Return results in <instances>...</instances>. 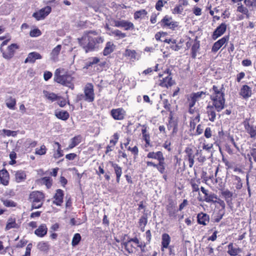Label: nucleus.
Returning a JSON list of instances; mask_svg holds the SVG:
<instances>
[{"instance_id": "obj_40", "label": "nucleus", "mask_w": 256, "mask_h": 256, "mask_svg": "<svg viewBox=\"0 0 256 256\" xmlns=\"http://www.w3.org/2000/svg\"><path fill=\"white\" fill-rule=\"evenodd\" d=\"M206 93L203 92H197L192 93L190 94V98L196 102L199 100L202 97L204 96Z\"/></svg>"}, {"instance_id": "obj_51", "label": "nucleus", "mask_w": 256, "mask_h": 256, "mask_svg": "<svg viewBox=\"0 0 256 256\" xmlns=\"http://www.w3.org/2000/svg\"><path fill=\"white\" fill-rule=\"evenodd\" d=\"M184 8L182 4L176 5L172 10V13L174 14H181L183 12Z\"/></svg>"}, {"instance_id": "obj_48", "label": "nucleus", "mask_w": 256, "mask_h": 256, "mask_svg": "<svg viewBox=\"0 0 256 256\" xmlns=\"http://www.w3.org/2000/svg\"><path fill=\"white\" fill-rule=\"evenodd\" d=\"M81 240V236L80 234H74L72 242V246H76L78 244Z\"/></svg>"}, {"instance_id": "obj_22", "label": "nucleus", "mask_w": 256, "mask_h": 256, "mask_svg": "<svg viewBox=\"0 0 256 256\" xmlns=\"http://www.w3.org/2000/svg\"><path fill=\"white\" fill-rule=\"evenodd\" d=\"M146 158H148L156 160L158 161L161 160H164L163 154L160 151H158L157 152H149L146 155Z\"/></svg>"}, {"instance_id": "obj_44", "label": "nucleus", "mask_w": 256, "mask_h": 256, "mask_svg": "<svg viewBox=\"0 0 256 256\" xmlns=\"http://www.w3.org/2000/svg\"><path fill=\"white\" fill-rule=\"evenodd\" d=\"M18 224H16V220L14 218H10L8 220L6 227V230H9L12 228H16Z\"/></svg>"}, {"instance_id": "obj_19", "label": "nucleus", "mask_w": 256, "mask_h": 256, "mask_svg": "<svg viewBox=\"0 0 256 256\" xmlns=\"http://www.w3.org/2000/svg\"><path fill=\"white\" fill-rule=\"evenodd\" d=\"M64 192L60 189H58L54 196V200L53 203L56 206H60L63 202Z\"/></svg>"}, {"instance_id": "obj_37", "label": "nucleus", "mask_w": 256, "mask_h": 256, "mask_svg": "<svg viewBox=\"0 0 256 256\" xmlns=\"http://www.w3.org/2000/svg\"><path fill=\"white\" fill-rule=\"evenodd\" d=\"M148 12L144 9L136 11L134 13V17L135 20L144 18L146 14Z\"/></svg>"}, {"instance_id": "obj_28", "label": "nucleus", "mask_w": 256, "mask_h": 256, "mask_svg": "<svg viewBox=\"0 0 256 256\" xmlns=\"http://www.w3.org/2000/svg\"><path fill=\"white\" fill-rule=\"evenodd\" d=\"M173 84L174 82L172 80V77L168 76L162 78V80H160V86L162 87L168 88L169 86H171Z\"/></svg>"}, {"instance_id": "obj_33", "label": "nucleus", "mask_w": 256, "mask_h": 256, "mask_svg": "<svg viewBox=\"0 0 256 256\" xmlns=\"http://www.w3.org/2000/svg\"><path fill=\"white\" fill-rule=\"evenodd\" d=\"M217 199V196L214 193H208V190L206 192V194H204V200L207 202H215Z\"/></svg>"}, {"instance_id": "obj_29", "label": "nucleus", "mask_w": 256, "mask_h": 256, "mask_svg": "<svg viewBox=\"0 0 256 256\" xmlns=\"http://www.w3.org/2000/svg\"><path fill=\"white\" fill-rule=\"evenodd\" d=\"M170 242V238L168 234H164L162 235V250L163 251L164 248H167Z\"/></svg>"}, {"instance_id": "obj_12", "label": "nucleus", "mask_w": 256, "mask_h": 256, "mask_svg": "<svg viewBox=\"0 0 256 256\" xmlns=\"http://www.w3.org/2000/svg\"><path fill=\"white\" fill-rule=\"evenodd\" d=\"M226 25L225 23L220 24L214 32L212 38L213 40H216L218 37L222 36L226 32Z\"/></svg>"}, {"instance_id": "obj_39", "label": "nucleus", "mask_w": 256, "mask_h": 256, "mask_svg": "<svg viewBox=\"0 0 256 256\" xmlns=\"http://www.w3.org/2000/svg\"><path fill=\"white\" fill-rule=\"evenodd\" d=\"M44 94L45 97L52 102L58 100V96L53 92H50L48 91H44Z\"/></svg>"}, {"instance_id": "obj_31", "label": "nucleus", "mask_w": 256, "mask_h": 256, "mask_svg": "<svg viewBox=\"0 0 256 256\" xmlns=\"http://www.w3.org/2000/svg\"><path fill=\"white\" fill-rule=\"evenodd\" d=\"M81 142V138L80 136H76L70 140V143L66 148L67 150L72 149L78 145Z\"/></svg>"}, {"instance_id": "obj_61", "label": "nucleus", "mask_w": 256, "mask_h": 256, "mask_svg": "<svg viewBox=\"0 0 256 256\" xmlns=\"http://www.w3.org/2000/svg\"><path fill=\"white\" fill-rule=\"evenodd\" d=\"M205 252L208 256H214V249L212 247L210 246H208L206 248Z\"/></svg>"}, {"instance_id": "obj_41", "label": "nucleus", "mask_w": 256, "mask_h": 256, "mask_svg": "<svg viewBox=\"0 0 256 256\" xmlns=\"http://www.w3.org/2000/svg\"><path fill=\"white\" fill-rule=\"evenodd\" d=\"M190 183L193 192H197L199 191V184L200 183V180L199 179L196 180L192 179Z\"/></svg>"}, {"instance_id": "obj_45", "label": "nucleus", "mask_w": 256, "mask_h": 256, "mask_svg": "<svg viewBox=\"0 0 256 256\" xmlns=\"http://www.w3.org/2000/svg\"><path fill=\"white\" fill-rule=\"evenodd\" d=\"M37 248L41 251H48L49 250L50 246L48 242H40L38 243Z\"/></svg>"}, {"instance_id": "obj_18", "label": "nucleus", "mask_w": 256, "mask_h": 256, "mask_svg": "<svg viewBox=\"0 0 256 256\" xmlns=\"http://www.w3.org/2000/svg\"><path fill=\"white\" fill-rule=\"evenodd\" d=\"M139 248L140 249L141 252L140 256H156L157 254L156 252H154L152 254L150 250L146 248V244L144 242H141Z\"/></svg>"}, {"instance_id": "obj_38", "label": "nucleus", "mask_w": 256, "mask_h": 256, "mask_svg": "<svg viewBox=\"0 0 256 256\" xmlns=\"http://www.w3.org/2000/svg\"><path fill=\"white\" fill-rule=\"evenodd\" d=\"M6 105L8 108L11 110H14L16 104V100L14 98L10 97L6 101Z\"/></svg>"}, {"instance_id": "obj_50", "label": "nucleus", "mask_w": 256, "mask_h": 256, "mask_svg": "<svg viewBox=\"0 0 256 256\" xmlns=\"http://www.w3.org/2000/svg\"><path fill=\"white\" fill-rule=\"evenodd\" d=\"M237 11L238 12L242 13L244 14H246L247 16H248V9L242 4H240V5L238 4V6L237 8Z\"/></svg>"}, {"instance_id": "obj_9", "label": "nucleus", "mask_w": 256, "mask_h": 256, "mask_svg": "<svg viewBox=\"0 0 256 256\" xmlns=\"http://www.w3.org/2000/svg\"><path fill=\"white\" fill-rule=\"evenodd\" d=\"M114 25L117 27L122 28L126 30H133L134 28L132 22L125 20H116L114 22Z\"/></svg>"}, {"instance_id": "obj_6", "label": "nucleus", "mask_w": 256, "mask_h": 256, "mask_svg": "<svg viewBox=\"0 0 256 256\" xmlns=\"http://www.w3.org/2000/svg\"><path fill=\"white\" fill-rule=\"evenodd\" d=\"M140 244L141 242L136 237L124 242L122 245V248H124L130 254L133 253L137 250L138 248H139Z\"/></svg>"}, {"instance_id": "obj_58", "label": "nucleus", "mask_w": 256, "mask_h": 256, "mask_svg": "<svg viewBox=\"0 0 256 256\" xmlns=\"http://www.w3.org/2000/svg\"><path fill=\"white\" fill-rule=\"evenodd\" d=\"M158 64H157L155 66L154 69H153L152 68H147L146 70L142 72V74H144V75L151 74L154 70V71L158 70Z\"/></svg>"}, {"instance_id": "obj_49", "label": "nucleus", "mask_w": 256, "mask_h": 256, "mask_svg": "<svg viewBox=\"0 0 256 256\" xmlns=\"http://www.w3.org/2000/svg\"><path fill=\"white\" fill-rule=\"evenodd\" d=\"M200 44L198 42H195L192 48V56L193 58H195L196 55V52L199 49Z\"/></svg>"}, {"instance_id": "obj_42", "label": "nucleus", "mask_w": 256, "mask_h": 256, "mask_svg": "<svg viewBox=\"0 0 256 256\" xmlns=\"http://www.w3.org/2000/svg\"><path fill=\"white\" fill-rule=\"evenodd\" d=\"M54 144L57 146V150L54 154V158H58L63 156L62 150H61L60 144L58 142H55Z\"/></svg>"}, {"instance_id": "obj_14", "label": "nucleus", "mask_w": 256, "mask_h": 256, "mask_svg": "<svg viewBox=\"0 0 256 256\" xmlns=\"http://www.w3.org/2000/svg\"><path fill=\"white\" fill-rule=\"evenodd\" d=\"M12 174L14 176L15 181L18 183L24 182L26 179V172L23 170L13 171Z\"/></svg>"}, {"instance_id": "obj_25", "label": "nucleus", "mask_w": 256, "mask_h": 256, "mask_svg": "<svg viewBox=\"0 0 256 256\" xmlns=\"http://www.w3.org/2000/svg\"><path fill=\"white\" fill-rule=\"evenodd\" d=\"M198 222L199 224L206 226L209 222V216L206 214L201 212L198 214L197 216Z\"/></svg>"}, {"instance_id": "obj_63", "label": "nucleus", "mask_w": 256, "mask_h": 256, "mask_svg": "<svg viewBox=\"0 0 256 256\" xmlns=\"http://www.w3.org/2000/svg\"><path fill=\"white\" fill-rule=\"evenodd\" d=\"M10 158L11 159V160L10 162V164H13L16 163L15 159L16 158V153L14 152H11L10 154Z\"/></svg>"}, {"instance_id": "obj_13", "label": "nucleus", "mask_w": 256, "mask_h": 256, "mask_svg": "<svg viewBox=\"0 0 256 256\" xmlns=\"http://www.w3.org/2000/svg\"><path fill=\"white\" fill-rule=\"evenodd\" d=\"M228 36H225L215 42L212 48V51L214 52H218L228 40Z\"/></svg>"}, {"instance_id": "obj_21", "label": "nucleus", "mask_w": 256, "mask_h": 256, "mask_svg": "<svg viewBox=\"0 0 256 256\" xmlns=\"http://www.w3.org/2000/svg\"><path fill=\"white\" fill-rule=\"evenodd\" d=\"M113 118L117 120H122L124 119L126 114V112L122 108L113 109Z\"/></svg>"}, {"instance_id": "obj_64", "label": "nucleus", "mask_w": 256, "mask_h": 256, "mask_svg": "<svg viewBox=\"0 0 256 256\" xmlns=\"http://www.w3.org/2000/svg\"><path fill=\"white\" fill-rule=\"evenodd\" d=\"M163 106L164 108L168 111H170V104L167 99L163 100Z\"/></svg>"}, {"instance_id": "obj_17", "label": "nucleus", "mask_w": 256, "mask_h": 256, "mask_svg": "<svg viewBox=\"0 0 256 256\" xmlns=\"http://www.w3.org/2000/svg\"><path fill=\"white\" fill-rule=\"evenodd\" d=\"M62 49L60 44L57 45L50 52V59L54 62H58V55Z\"/></svg>"}, {"instance_id": "obj_55", "label": "nucleus", "mask_w": 256, "mask_h": 256, "mask_svg": "<svg viewBox=\"0 0 256 256\" xmlns=\"http://www.w3.org/2000/svg\"><path fill=\"white\" fill-rule=\"evenodd\" d=\"M114 170L116 176V181L117 182H119L120 178L122 173V168L120 166H116L114 167Z\"/></svg>"}, {"instance_id": "obj_24", "label": "nucleus", "mask_w": 256, "mask_h": 256, "mask_svg": "<svg viewBox=\"0 0 256 256\" xmlns=\"http://www.w3.org/2000/svg\"><path fill=\"white\" fill-rule=\"evenodd\" d=\"M214 109V106H208L206 107V114L208 120L212 122H214L216 119V113Z\"/></svg>"}, {"instance_id": "obj_3", "label": "nucleus", "mask_w": 256, "mask_h": 256, "mask_svg": "<svg viewBox=\"0 0 256 256\" xmlns=\"http://www.w3.org/2000/svg\"><path fill=\"white\" fill-rule=\"evenodd\" d=\"M54 79L56 82L59 84L72 88H74V85L72 83L73 78L70 74H62L60 69H57L56 70Z\"/></svg>"}, {"instance_id": "obj_36", "label": "nucleus", "mask_w": 256, "mask_h": 256, "mask_svg": "<svg viewBox=\"0 0 256 256\" xmlns=\"http://www.w3.org/2000/svg\"><path fill=\"white\" fill-rule=\"evenodd\" d=\"M55 115L58 118L63 120H68L70 116L69 114L66 111H60L58 112H56Z\"/></svg>"}, {"instance_id": "obj_32", "label": "nucleus", "mask_w": 256, "mask_h": 256, "mask_svg": "<svg viewBox=\"0 0 256 256\" xmlns=\"http://www.w3.org/2000/svg\"><path fill=\"white\" fill-rule=\"evenodd\" d=\"M166 209L170 217L176 218V216L177 211L173 204H170L167 206Z\"/></svg>"}, {"instance_id": "obj_4", "label": "nucleus", "mask_w": 256, "mask_h": 256, "mask_svg": "<svg viewBox=\"0 0 256 256\" xmlns=\"http://www.w3.org/2000/svg\"><path fill=\"white\" fill-rule=\"evenodd\" d=\"M44 194L40 191H34L29 196V200L32 202V209L40 208L44 203Z\"/></svg>"}, {"instance_id": "obj_26", "label": "nucleus", "mask_w": 256, "mask_h": 256, "mask_svg": "<svg viewBox=\"0 0 256 256\" xmlns=\"http://www.w3.org/2000/svg\"><path fill=\"white\" fill-rule=\"evenodd\" d=\"M125 55L132 61L138 60L140 58V54L133 50L126 49L125 51Z\"/></svg>"}, {"instance_id": "obj_52", "label": "nucleus", "mask_w": 256, "mask_h": 256, "mask_svg": "<svg viewBox=\"0 0 256 256\" xmlns=\"http://www.w3.org/2000/svg\"><path fill=\"white\" fill-rule=\"evenodd\" d=\"M46 148L45 146L42 145L40 148H36V154L38 155H43L46 153Z\"/></svg>"}, {"instance_id": "obj_27", "label": "nucleus", "mask_w": 256, "mask_h": 256, "mask_svg": "<svg viewBox=\"0 0 256 256\" xmlns=\"http://www.w3.org/2000/svg\"><path fill=\"white\" fill-rule=\"evenodd\" d=\"M48 231L46 226L44 224L40 225L34 232V234L39 237L44 236Z\"/></svg>"}, {"instance_id": "obj_46", "label": "nucleus", "mask_w": 256, "mask_h": 256, "mask_svg": "<svg viewBox=\"0 0 256 256\" xmlns=\"http://www.w3.org/2000/svg\"><path fill=\"white\" fill-rule=\"evenodd\" d=\"M112 52V44L110 42H108L106 43V46L104 48L103 54L105 56H108Z\"/></svg>"}, {"instance_id": "obj_53", "label": "nucleus", "mask_w": 256, "mask_h": 256, "mask_svg": "<svg viewBox=\"0 0 256 256\" xmlns=\"http://www.w3.org/2000/svg\"><path fill=\"white\" fill-rule=\"evenodd\" d=\"M42 32L38 28H35L32 30L30 32V35L32 37H37L40 36Z\"/></svg>"}, {"instance_id": "obj_11", "label": "nucleus", "mask_w": 256, "mask_h": 256, "mask_svg": "<svg viewBox=\"0 0 256 256\" xmlns=\"http://www.w3.org/2000/svg\"><path fill=\"white\" fill-rule=\"evenodd\" d=\"M17 48L18 46L16 44H14L9 46L6 51H2L3 57L6 59H10L14 56V52Z\"/></svg>"}, {"instance_id": "obj_59", "label": "nucleus", "mask_w": 256, "mask_h": 256, "mask_svg": "<svg viewBox=\"0 0 256 256\" xmlns=\"http://www.w3.org/2000/svg\"><path fill=\"white\" fill-rule=\"evenodd\" d=\"M100 60L96 57H94L90 58L88 62L86 63V66H90L94 64H97L98 62H99Z\"/></svg>"}, {"instance_id": "obj_10", "label": "nucleus", "mask_w": 256, "mask_h": 256, "mask_svg": "<svg viewBox=\"0 0 256 256\" xmlns=\"http://www.w3.org/2000/svg\"><path fill=\"white\" fill-rule=\"evenodd\" d=\"M51 12V8L49 6H47L40 10L38 12H36L33 14L34 16L37 20H40L44 18L46 16H48Z\"/></svg>"}, {"instance_id": "obj_16", "label": "nucleus", "mask_w": 256, "mask_h": 256, "mask_svg": "<svg viewBox=\"0 0 256 256\" xmlns=\"http://www.w3.org/2000/svg\"><path fill=\"white\" fill-rule=\"evenodd\" d=\"M42 58V56L39 53L33 52L28 54L27 58L24 60V62L34 63L36 60H40Z\"/></svg>"}, {"instance_id": "obj_2", "label": "nucleus", "mask_w": 256, "mask_h": 256, "mask_svg": "<svg viewBox=\"0 0 256 256\" xmlns=\"http://www.w3.org/2000/svg\"><path fill=\"white\" fill-rule=\"evenodd\" d=\"M223 86L218 87L214 85L212 88V93L210 96V100L212 102V106L215 110L220 112L222 111L225 106L224 92Z\"/></svg>"}, {"instance_id": "obj_8", "label": "nucleus", "mask_w": 256, "mask_h": 256, "mask_svg": "<svg viewBox=\"0 0 256 256\" xmlns=\"http://www.w3.org/2000/svg\"><path fill=\"white\" fill-rule=\"evenodd\" d=\"M160 26L163 28L174 30L178 26V22L174 21L171 16H166L160 22Z\"/></svg>"}, {"instance_id": "obj_43", "label": "nucleus", "mask_w": 256, "mask_h": 256, "mask_svg": "<svg viewBox=\"0 0 256 256\" xmlns=\"http://www.w3.org/2000/svg\"><path fill=\"white\" fill-rule=\"evenodd\" d=\"M156 168L158 170L161 174H163L165 172L166 170V166H165V163H164V160H160L158 161V163L156 164Z\"/></svg>"}, {"instance_id": "obj_60", "label": "nucleus", "mask_w": 256, "mask_h": 256, "mask_svg": "<svg viewBox=\"0 0 256 256\" xmlns=\"http://www.w3.org/2000/svg\"><path fill=\"white\" fill-rule=\"evenodd\" d=\"M148 222V219L146 215H144L139 220L138 224L140 226H146Z\"/></svg>"}, {"instance_id": "obj_34", "label": "nucleus", "mask_w": 256, "mask_h": 256, "mask_svg": "<svg viewBox=\"0 0 256 256\" xmlns=\"http://www.w3.org/2000/svg\"><path fill=\"white\" fill-rule=\"evenodd\" d=\"M38 181L41 184H44L48 188H50L52 185V179L50 177L42 178Z\"/></svg>"}, {"instance_id": "obj_56", "label": "nucleus", "mask_w": 256, "mask_h": 256, "mask_svg": "<svg viewBox=\"0 0 256 256\" xmlns=\"http://www.w3.org/2000/svg\"><path fill=\"white\" fill-rule=\"evenodd\" d=\"M2 132L4 134V135L8 136H16L17 134V132H16V131H12V130H5V129H4L2 130Z\"/></svg>"}, {"instance_id": "obj_57", "label": "nucleus", "mask_w": 256, "mask_h": 256, "mask_svg": "<svg viewBox=\"0 0 256 256\" xmlns=\"http://www.w3.org/2000/svg\"><path fill=\"white\" fill-rule=\"evenodd\" d=\"M170 48L174 51H178L182 48V46L176 44V40H173V43L170 46Z\"/></svg>"}, {"instance_id": "obj_23", "label": "nucleus", "mask_w": 256, "mask_h": 256, "mask_svg": "<svg viewBox=\"0 0 256 256\" xmlns=\"http://www.w3.org/2000/svg\"><path fill=\"white\" fill-rule=\"evenodd\" d=\"M240 95L244 98H250L252 95V90L247 85H244L242 86L240 92Z\"/></svg>"}, {"instance_id": "obj_54", "label": "nucleus", "mask_w": 256, "mask_h": 256, "mask_svg": "<svg viewBox=\"0 0 256 256\" xmlns=\"http://www.w3.org/2000/svg\"><path fill=\"white\" fill-rule=\"evenodd\" d=\"M166 1H164L163 0H158L157 1L156 4V9L157 10L160 11L162 9V8L164 6V4H166Z\"/></svg>"}, {"instance_id": "obj_5", "label": "nucleus", "mask_w": 256, "mask_h": 256, "mask_svg": "<svg viewBox=\"0 0 256 256\" xmlns=\"http://www.w3.org/2000/svg\"><path fill=\"white\" fill-rule=\"evenodd\" d=\"M84 95L81 94L78 96L79 100L82 98L88 102H92L94 99V86L91 83L87 84L84 88Z\"/></svg>"}, {"instance_id": "obj_47", "label": "nucleus", "mask_w": 256, "mask_h": 256, "mask_svg": "<svg viewBox=\"0 0 256 256\" xmlns=\"http://www.w3.org/2000/svg\"><path fill=\"white\" fill-rule=\"evenodd\" d=\"M1 200L6 207H15L16 206V203L11 200L2 199Z\"/></svg>"}, {"instance_id": "obj_7", "label": "nucleus", "mask_w": 256, "mask_h": 256, "mask_svg": "<svg viewBox=\"0 0 256 256\" xmlns=\"http://www.w3.org/2000/svg\"><path fill=\"white\" fill-rule=\"evenodd\" d=\"M254 122L252 120L246 118L242 122L246 132L252 138H254L256 136V126L254 125Z\"/></svg>"}, {"instance_id": "obj_1", "label": "nucleus", "mask_w": 256, "mask_h": 256, "mask_svg": "<svg viewBox=\"0 0 256 256\" xmlns=\"http://www.w3.org/2000/svg\"><path fill=\"white\" fill-rule=\"evenodd\" d=\"M96 34L95 32L91 31L78 38L79 44L86 52L94 50L97 44L103 42L104 38L101 36H95Z\"/></svg>"}, {"instance_id": "obj_30", "label": "nucleus", "mask_w": 256, "mask_h": 256, "mask_svg": "<svg viewBox=\"0 0 256 256\" xmlns=\"http://www.w3.org/2000/svg\"><path fill=\"white\" fill-rule=\"evenodd\" d=\"M228 253L232 256H236L241 252L240 248H234L232 243H230L228 246Z\"/></svg>"}, {"instance_id": "obj_35", "label": "nucleus", "mask_w": 256, "mask_h": 256, "mask_svg": "<svg viewBox=\"0 0 256 256\" xmlns=\"http://www.w3.org/2000/svg\"><path fill=\"white\" fill-rule=\"evenodd\" d=\"M142 138L146 142L145 146L147 147L150 146V136L149 134L146 132V128L142 129Z\"/></svg>"}, {"instance_id": "obj_20", "label": "nucleus", "mask_w": 256, "mask_h": 256, "mask_svg": "<svg viewBox=\"0 0 256 256\" xmlns=\"http://www.w3.org/2000/svg\"><path fill=\"white\" fill-rule=\"evenodd\" d=\"M9 174L8 171L3 169L0 170V182L4 186H7L9 182Z\"/></svg>"}, {"instance_id": "obj_62", "label": "nucleus", "mask_w": 256, "mask_h": 256, "mask_svg": "<svg viewBox=\"0 0 256 256\" xmlns=\"http://www.w3.org/2000/svg\"><path fill=\"white\" fill-rule=\"evenodd\" d=\"M113 34L120 38H124L126 36V34L122 32L119 30H116L113 32Z\"/></svg>"}, {"instance_id": "obj_15", "label": "nucleus", "mask_w": 256, "mask_h": 256, "mask_svg": "<svg viewBox=\"0 0 256 256\" xmlns=\"http://www.w3.org/2000/svg\"><path fill=\"white\" fill-rule=\"evenodd\" d=\"M184 152L186 154V158L189 162V166L192 168L194 162V154L192 149L190 147L185 148Z\"/></svg>"}]
</instances>
